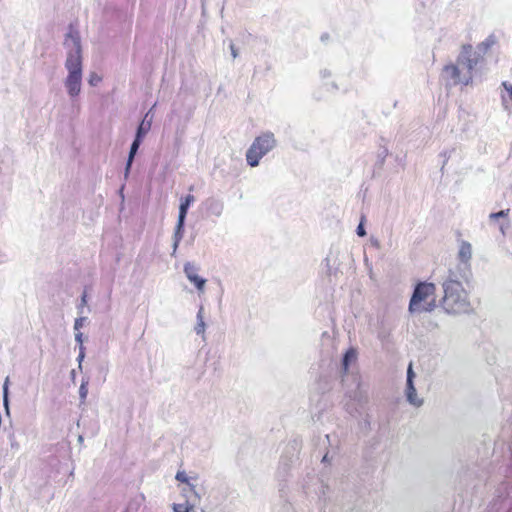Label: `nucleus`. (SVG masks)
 Masks as SVG:
<instances>
[{
    "instance_id": "nucleus-22",
    "label": "nucleus",
    "mask_w": 512,
    "mask_h": 512,
    "mask_svg": "<svg viewBox=\"0 0 512 512\" xmlns=\"http://www.w3.org/2000/svg\"><path fill=\"white\" fill-rule=\"evenodd\" d=\"M175 479L181 483H185L187 485V489H189V484H192L190 482V478L187 476V474L184 471H178Z\"/></svg>"
},
{
    "instance_id": "nucleus-34",
    "label": "nucleus",
    "mask_w": 512,
    "mask_h": 512,
    "mask_svg": "<svg viewBox=\"0 0 512 512\" xmlns=\"http://www.w3.org/2000/svg\"><path fill=\"white\" fill-rule=\"evenodd\" d=\"M229 47H230V50H231V55H232V57H233L234 59H235V58H237V57H238V50H237V48L235 47V45L233 44V42H231V43H230Z\"/></svg>"
},
{
    "instance_id": "nucleus-2",
    "label": "nucleus",
    "mask_w": 512,
    "mask_h": 512,
    "mask_svg": "<svg viewBox=\"0 0 512 512\" xmlns=\"http://www.w3.org/2000/svg\"><path fill=\"white\" fill-rule=\"evenodd\" d=\"M462 280L464 279L456 271L450 269L442 283L444 295L440 300V306L448 314H463L472 310Z\"/></svg>"
},
{
    "instance_id": "nucleus-10",
    "label": "nucleus",
    "mask_w": 512,
    "mask_h": 512,
    "mask_svg": "<svg viewBox=\"0 0 512 512\" xmlns=\"http://www.w3.org/2000/svg\"><path fill=\"white\" fill-rule=\"evenodd\" d=\"M352 380L356 385V388L354 390H347L346 394L354 401H356L358 404L363 405L367 402L368 396H367V390L363 388L361 382H360V376L355 374L352 375Z\"/></svg>"
},
{
    "instance_id": "nucleus-45",
    "label": "nucleus",
    "mask_w": 512,
    "mask_h": 512,
    "mask_svg": "<svg viewBox=\"0 0 512 512\" xmlns=\"http://www.w3.org/2000/svg\"><path fill=\"white\" fill-rule=\"evenodd\" d=\"M322 462L325 463V462H328V453H326L323 458H322Z\"/></svg>"
},
{
    "instance_id": "nucleus-4",
    "label": "nucleus",
    "mask_w": 512,
    "mask_h": 512,
    "mask_svg": "<svg viewBox=\"0 0 512 512\" xmlns=\"http://www.w3.org/2000/svg\"><path fill=\"white\" fill-rule=\"evenodd\" d=\"M149 113H147L144 119L139 123L136 129L135 137L131 143L128 158L125 165L124 176L127 179L134 161V158L139 150L140 145L142 144L146 134L151 129V119L148 118Z\"/></svg>"
},
{
    "instance_id": "nucleus-26",
    "label": "nucleus",
    "mask_w": 512,
    "mask_h": 512,
    "mask_svg": "<svg viewBox=\"0 0 512 512\" xmlns=\"http://www.w3.org/2000/svg\"><path fill=\"white\" fill-rule=\"evenodd\" d=\"M102 78L95 72H91L89 75L88 83L91 86H96L99 82H101Z\"/></svg>"
},
{
    "instance_id": "nucleus-37",
    "label": "nucleus",
    "mask_w": 512,
    "mask_h": 512,
    "mask_svg": "<svg viewBox=\"0 0 512 512\" xmlns=\"http://www.w3.org/2000/svg\"><path fill=\"white\" fill-rule=\"evenodd\" d=\"M387 154H388L387 149H384V150L379 154V158H380L379 163H380V165H382V164H383L384 159H385V157L387 156Z\"/></svg>"
},
{
    "instance_id": "nucleus-5",
    "label": "nucleus",
    "mask_w": 512,
    "mask_h": 512,
    "mask_svg": "<svg viewBox=\"0 0 512 512\" xmlns=\"http://www.w3.org/2000/svg\"><path fill=\"white\" fill-rule=\"evenodd\" d=\"M442 77L446 81L447 86H456L459 84L467 86L471 83L473 75L470 72H463L459 65L450 63L444 66Z\"/></svg>"
},
{
    "instance_id": "nucleus-18",
    "label": "nucleus",
    "mask_w": 512,
    "mask_h": 512,
    "mask_svg": "<svg viewBox=\"0 0 512 512\" xmlns=\"http://www.w3.org/2000/svg\"><path fill=\"white\" fill-rule=\"evenodd\" d=\"M197 323L194 327V330L197 335H202L204 337L206 324L204 322V308L203 306H200L198 312H197Z\"/></svg>"
},
{
    "instance_id": "nucleus-46",
    "label": "nucleus",
    "mask_w": 512,
    "mask_h": 512,
    "mask_svg": "<svg viewBox=\"0 0 512 512\" xmlns=\"http://www.w3.org/2000/svg\"><path fill=\"white\" fill-rule=\"evenodd\" d=\"M328 38H329L328 34H324V35H322V36H321V40H322V41H325V40H327Z\"/></svg>"
},
{
    "instance_id": "nucleus-8",
    "label": "nucleus",
    "mask_w": 512,
    "mask_h": 512,
    "mask_svg": "<svg viewBox=\"0 0 512 512\" xmlns=\"http://www.w3.org/2000/svg\"><path fill=\"white\" fill-rule=\"evenodd\" d=\"M416 374L413 370L412 363L409 364L407 368V376H406V388H405V396L407 402L414 407H421L424 403V400L417 396V391L414 385V379Z\"/></svg>"
},
{
    "instance_id": "nucleus-9",
    "label": "nucleus",
    "mask_w": 512,
    "mask_h": 512,
    "mask_svg": "<svg viewBox=\"0 0 512 512\" xmlns=\"http://www.w3.org/2000/svg\"><path fill=\"white\" fill-rule=\"evenodd\" d=\"M472 257V246L467 241H462L459 252H458V258L460 260V264L457 267L456 272L463 278L465 281L468 280V277L470 275V271L468 269L469 261Z\"/></svg>"
},
{
    "instance_id": "nucleus-3",
    "label": "nucleus",
    "mask_w": 512,
    "mask_h": 512,
    "mask_svg": "<svg viewBox=\"0 0 512 512\" xmlns=\"http://www.w3.org/2000/svg\"><path fill=\"white\" fill-rule=\"evenodd\" d=\"M276 145L277 141L272 132H265L256 137L246 152L247 164L251 167L258 166L261 158L273 150Z\"/></svg>"
},
{
    "instance_id": "nucleus-27",
    "label": "nucleus",
    "mask_w": 512,
    "mask_h": 512,
    "mask_svg": "<svg viewBox=\"0 0 512 512\" xmlns=\"http://www.w3.org/2000/svg\"><path fill=\"white\" fill-rule=\"evenodd\" d=\"M436 307V302L435 300H431L430 302H428L425 306H423L422 308H420V306H418V312H421V311H426V312H431L435 309Z\"/></svg>"
},
{
    "instance_id": "nucleus-24",
    "label": "nucleus",
    "mask_w": 512,
    "mask_h": 512,
    "mask_svg": "<svg viewBox=\"0 0 512 512\" xmlns=\"http://www.w3.org/2000/svg\"><path fill=\"white\" fill-rule=\"evenodd\" d=\"M87 385H88V381H82L80 388H79V397L82 402H84L85 399L87 398V394H88Z\"/></svg>"
},
{
    "instance_id": "nucleus-31",
    "label": "nucleus",
    "mask_w": 512,
    "mask_h": 512,
    "mask_svg": "<svg viewBox=\"0 0 512 512\" xmlns=\"http://www.w3.org/2000/svg\"><path fill=\"white\" fill-rule=\"evenodd\" d=\"M453 152H455V148H453V149H451V150H449V151H444V152L442 153V156L444 157V161H443V165H442L441 170H443V168H444L445 164L447 163V160L451 157V154H452Z\"/></svg>"
},
{
    "instance_id": "nucleus-12",
    "label": "nucleus",
    "mask_w": 512,
    "mask_h": 512,
    "mask_svg": "<svg viewBox=\"0 0 512 512\" xmlns=\"http://www.w3.org/2000/svg\"><path fill=\"white\" fill-rule=\"evenodd\" d=\"M202 205L209 216L221 217L223 214L224 202L219 198L208 197Z\"/></svg>"
},
{
    "instance_id": "nucleus-42",
    "label": "nucleus",
    "mask_w": 512,
    "mask_h": 512,
    "mask_svg": "<svg viewBox=\"0 0 512 512\" xmlns=\"http://www.w3.org/2000/svg\"><path fill=\"white\" fill-rule=\"evenodd\" d=\"M84 357H85V353H79V355H78V357H77V360H78V362H79V368H80V369L82 368L81 363H82V361H83Z\"/></svg>"
},
{
    "instance_id": "nucleus-11",
    "label": "nucleus",
    "mask_w": 512,
    "mask_h": 512,
    "mask_svg": "<svg viewBox=\"0 0 512 512\" xmlns=\"http://www.w3.org/2000/svg\"><path fill=\"white\" fill-rule=\"evenodd\" d=\"M197 271H198V268L196 267V265L194 263H191V262L185 263L184 273H185L186 277L188 278V280L191 283H193L195 285L197 290L203 291L205 284H206V279L198 276Z\"/></svg>"
},
{
    "instance_id": "nucleus-6",
    "label": "nucleus",
    "mask_w": 512,
    "mask_h": 512,
    "mask_svg": "<svg viewBox=\"0 0 512 512\" xmlns=\"http://www.w3.org/2000/svg\"><path fill=\"white\" fill-rule=\"evenodd\" d=\"M481 56L479 53L473 52L472 45L467 44L462 46V50L457 57L456 65L463 72H470L473 75V70L477 66Z\"/></svg>"
},
{
    "instance_id": "nucleus-43",
    "label": "nucleus",
    "mask_w": 512,
    "mask_h": 512,
    "mask_svg": "<svg viewBox=\"0 0 512 512\" xmlns=\"http://www.w3.org/2000/svg\"><path fill=\"white\" fill-rule=\"evenodd\" d=\"M508 226H509V222H507L506 225H504V223L500 224L499 229L503 235L505 234V228H507Z\"/></svg>"
},
{
    "instance_id": "nucleus-7",
    "label": "nucleus",
    "mask_w": 512,
    "mask_h": 512,
    "mask_svg": "<svg viewBox=\"0 0 512 512\" xmlns=\"http://www.w3.org/2000/svg\"><path fill=\"white\" fill-rule=\"evenodd\" d=\"M435 285L433 283L428 282H420L418 283L413 291V294L409 303V311L414 313L418 310V306H420L421 302L424 301L429 295L435 292Z\"/></svg>"
},
{
    "instance_id": "nucleus-29",
    "label": "nucleus",
    "mask_w": 512,
    "mask_h": 512,
    "mask_svg": "<svg viewBox=\"0 0 512 512\" xmlns=\"http://www.w3.org/2000/svg\"><path fill=\"white\" fill-rule=\"evenodd\" d=\"M87 320V317H78L74 322V330L79 331L80 328L84 325V322Z\"/></svg>"
},
{
    "instance_id": "nucleus-39",
    "label": "nucleus",
    "mask_w": 512,
    "mask_h": 512,
    "mask_svg": "<svg viewBox=\"0 0 512 512\" xmlns=\"http://www.w3.org/2000/svg\"><path fill=\"white\" fill-rule=\"evenodd\" d=\"M279 486H280L279 487L280 497L284 498V496H285V484L280 483Z\"/></svg>"
},
{
    "instance_id": "nucleus-36",
    "label": "nucleus",
    "mask_w": 512,
    "mask_h": 512,
    "mask_svg": "<svg viewBox=\"0 0 512 512\" xmlns=\"http://www.w3.org/2000/svg\"><path fill=\"white\" fill-rule=\"evenodd\" d=\"M75 341L79 344V345H83V334L81 332H77L75 334Z\"/></svg>"
},
{
    "instance_id": "nucleus-35",
    "label": "nucleus",
    "mask_w": 512,
    "mask_h": 512,
    "mask_svg": "<svg viewBox=\"0 0 512 512\" xmlns=\"http://www.w3.org/2000/svg\"><path fill=\"white\" fill-rule=\"evenodd\" d=\"M502 85L504 86V88L509 94L510 99L512 100V85L508 84L507 82H503Z\"/></svg>"
},
{
    "instance_id": "nucleus-28",
    "label": "nucleus",
    "mask_w": 512,
    "mask_h": 512,
    "mask_svg": "<svg viewBox=\"0 0 512 512\" xmlns=\"http://www.w3.org/2000/svg\"><path fill=\"white\" fill-rule=\"evenodd\" d=\"M493 36H489L484 42L481 43L480 47H483V50H488L494 44Z\"/></svg>"
},
{
    "instance_id": "nucleus-19",
    "label": "nucleus",
    "mask_w": 512,
    "mask_h": 512,
    "mask_svg": "<svg viewBox=\"0 0 512 512\" xmlns=\"http://www.w3.org/2000/svg\"><path fill=\"white\" fill-rule=\"evenodd\" d=\"M289 471H290V464L287 461H281L280 465L277 469V474H276L279 481L285 482L286 478L289 475Z\"/></svg>"
},
{
    "instance_id": "nucleus-38",
    "label": "nucleus",
    "mask_w": 512,
    "mask_h": 512,
    "mask_svg": "<svg viewBox=\"0 0 512 512\" xmlns=\"http://www.w3.org/2000/svg\"><path fill=\"white\" fill-rule=\"evenodd\" d=\"M87 304V295H86V292H84L81 296V304H80V307H83Z\"/></svg>"
},
{
    "instance_id": "nucleus-33",
    "label": "nucleus",
    "mask_w": 512,
    "mask_h": 512,
    "mask_svg": "<svg viewBox=\"0 0 512 512\" xmlns=\"http://www.w3.org/2000/svg\"><path fill=\"white\" fill-rule=\"evenodd\" d=\"M172 510H173V512H183V510H184L183 503H174L172 505Z\"/></svg>"
},
{
    "instance_id": "nucleus-16",
    "label": "nucleus",
    "mask_w": 512,
    "mask_h": 512,
    "mask_svg": "<svg viewBox=\"0 0 512 512\" xmlns=\"http://www.w3.org/2000/svg\"><path fill=\"white\" fill-rule=\"evenodd\" d=\"M337 257L333 255L332 251L329 252L323 261V269L326 275L331 276L337 271Z\"/></svg>"
},
{
    "instance_id": "nucleus-17",
    "label": "nucleus",
    "mask_w": 512,
    "mask_h": 512,
    "mask_svg": "<svg viewBox=\"0 0 512 512\" xmlns=\"http://www.w3.org/2000/svg\"><path fill=\"white\" fill-rule=\"evenodd\" d=\"M195 201V197L192 194H188L181 198L179 205L178 217L186 220L187 213L190 205Z\"/></svg>"
},
{
    "instance_id": "nucleus-23",
    "label": "nucleus",
    "mask_w": 512,
    "mask_h": 512,
    "mask_svg": "<svg viewBox=\"0 0 512 512\" xmlns=\"http://www.w3.org/2000/svg\"><path fill=\"white\" fill-rule=\"evenodd\" d=\"M366 220V217L365 215H362L361 216V219H360V223L358 224L357 228H356V234L359 236V237H364L367 233H366V230H365V227H364V222Z\"/></svg>"
},
{
    "instance_id": "nucleus-40",
    "label": "nucleus",
    "mask_w": 512,
    "mask_h": 512,
    "mask_svg": "<svg viewBox=\"0 0 512 512\" xmlns=\"http://www.w3.org/2000/svg\"><path fill=\"white\" fill-rule=\"evenodd\" d=\"M211 510H213V507L210 506L209 504H206V505L200 507V511L201 512H208V511H211Z\"/></svg>"
},
{
    "instance_id": "nucleus-25",
    "label": "nucleus",
    "mask_w": 512,
    "mask_h": 512,
    "mask_svg": "<svg viewBox=\"0 0 512 512\" xmlns=\"http://www.w3.org/2000/svg\"><path fill=\"white\" fill-rule=\"evenodd\" d=\"M197 506L198 505L195 501H191L190 499L186 498V501L183 503V512H194Z\"/></svg>"
},
{
    "instance_id": "nucleus-47",
    "label": "nucleus",
    "mask_w": 512,
    "mask_h": 512,
    "mask_svg": "<svg viewBox=\"0 0 512 512\" xmlns=\"http://www.w3.org/2000/svg\"><path fill=\"white\" fill-rule=\"evenodd\" d=\"M332 87H333L334 89H338V87H337L336 83H332Z\"/></svg>"
},
{
    "instance_id": "nucleus-30",
    "label": "nucleus",
    "mask_w": 512,
    "mask_h": 512,
    "mask_svg": "<svg viewBox=\"0 0 512 512\" xmlns=\"http://www.w3.org/2000/svg\"><path fill=\"white\" fill-rule=\"evenodd\" d=\"M278 512H293V507L289 502L284 501Z\"/></svg>"
},
{
    "instance_id": "nucleus-49",
    "label": "nucleus",
    "mask_w": 512,
    "mask_h": 512,
    "mask_svg": "<svg viewBox=\"0 0 512 512\" xmlns=\"http://www.w3.org/2000/svg\"><path fill=\"white\" fill-rule=\"evenodd\" d=\"M125 512H127V511H125Z\"/></svg>"
},
{
    "instance_id": "nucleus-44",
    "label": "nucleus",
    "mask_w": 512,
    "mask_h": 512,
    "mask_svg": "<svg viewBox=\"0 0 512 512\" xmlns=\"http://www.w3.org/2000/svg\"><path fill=\"white\" fill-rule=\"evenodd\" d=\"M79 353H85V347L83 345H79Z\"/></svg>"
},
{
    "instance_id": "nucleus-48",
    "label": "nucleus",
    "mask_w": 512,
    "mask_h": 512,
    "mask_svg": "<svg viewBox=\"0 0 512 512\" xmlns=\"http://www.w3.org/2000/svg\"><path fill=\"white\" fill-rule=\"evenodd\" d=\"M78 441H79V442H83V437H82V436H79V437H78Z\"/></svg>"
},
{
    "instance_id": "nucleus-32",
    "label": "nucleus",
    "mask_w": 512,
    "mask_h": 512,
    "mask_svg": "<svg viewBox=\"0 0 512 512\" xmlns=\"http://www.w3.org/2000/svg\"><path fill=\"white\" fill-rule=\"evenodd\" d=\"M9 440H10V446H11V449H14V450H18L19 449V444L18 442L16 441L15 439V436L13 433H11L9 435Z\"/></svg>"
},
{
    "instance_id": "nucleus-21",
    "label": "nucleus",
    "mask_w": 512,
    "mask_h": 512,
    "mask_svg": "<svg viewBox=\"0 0 512 512\" xmlns=\"http://www.w3.org/2000/svg\"><path fill=\"white\" fill-rule=\"evenodd\" d=\"M8 384H9V377H7L5 379V382L3 384V404L6 408V410L8 411V403H9V398H8V394H9V390H8Z\"/></svg>"
},
{
    "instance_id": "nucleus-1",
    "label": "nucleus",
    "mask_w": 512,
    "mask_h": 512,
    "mask_svg": "<svg viewBox=\"0 0 512 512\" xmlns=\"http://www.w3.org/2000/svg\"><path fill=\"white\" fill-rule=\"evenodd\" d=\"M67 50L65 68L68 75L64 81L67 93L71 98L78 96L81 92L82 84V45L79 32L69 25L68 32L65 34L63 42Z\"/></svg>"
},
{
    "instance_id": "nucleus-41",
    "label": "nucleus",
    "mask_w": 512,
    "mask_h": 512,
    "mask_svg": "<svg viewBox=\"0 0 512 512\" xmlns=\"http://www.w3.org/2000/svg\"><path fill=\"white\" fill-rule=\"evenodd\" d=\"M320 73H321L322 78H327L331 75V72L327 69L322 70Z\"/></svg>"
},
{
    "instance_id": "nucleus-15",
    "label": "nucleus",
    "mask_w": 512,
    "mask_h": 512,
    "mask_svg": "<svg viewBox=\"0 0 512 512\" xmlns=\"http://www.w3.org/2000/svg\"><path fill=\"white\" fill-rule=\"evenodd\" d=\"M182 493L186 498L190 499L191 501H195L196 504L199 505L201 498L204 495V489L197 488V486L194 484H189V489L183 488Z\"/></svg>"
},
{
    "instance_id": "nucleus-13",
    "label": "nucleus",
    "mask_w": 512,
    "mask_h": 512,
    "mask_svg": "<svg viewBox=\"0 0 512 512\" xmlns=\"http://www.w3.org/2000/svg\"><path fill=\"white\" fill-rule=\"evenodd\" d=\"M356 358H357V353H356L355 349H353V348L348 349L343 354L342 359H341V373H342L343 377L345 375H347L350 364L353 361H355ZM345 381L346 380L343 378L342 382L345 383Z\"/></svg>"
},
{
    "instance_id": "nucleus-20",
    "label": "nucleus",
    "mask_w": 512,
    "mask_h": 512,
    "mask_svg": "<svg viewBox=\"0 0 512 512\" xmlns=\"http://www.w3.org/2000/svg\"><path fill=\"white\" fill-rule=\"evenodd\" d=\"M510 209L500 210L498 212H493L489 215V220L491 222L497 221L499 219H506L509 215Z\"/></svg>"
},
{
    "instance_id": "nucleus-14",
    "label": "nucleus",
    "mask_w": 512,
    "mask_h": 512,
    "mask_svg": "<svg viewBox=\"0 0 512 512\" xmlns=\"http://www.w3.org/2000/svg\"><path fill=\"white\" fill-rule=\"evenodd\" d=\"M185 219L183 218H177V223H176V226H175V229H174V234H173V254L176 252L178 246H179V243L180 241L182 240L183 236H184V232H185Z\"/></svg>"
}]
</instances>
